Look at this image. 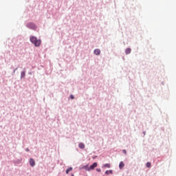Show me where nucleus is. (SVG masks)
I'll return each instance as SVG.
<instances>
[{"mask_svg":"<svg viewBox=\"0 0 176 176\" xmlns=\"http://www.w3.org/2000/svg\"><path fill=\"white\" fill-rule=\"evenodd\" d=\"M30 42H32V43H33L36 47L41 46V40H38L35 36L30 37Z\"/></svg>","mask_w":176,"mask_h":176,"instance_id":"1","label":"nucleus"},{"mask_svg":"<svg viewBox=\"0 0 176 176\" xmlns=\"http://www.w3.org/2000/svg\"><path fill=\"white\" fill-rule=\"evenodd\" d=\"M28 27L29 28H31L32 30H35V28H36L35 25L34 23H31L28 24Z\"/></svg>","mask_w":176,"mask_h":176,"instance_id":"3","label":"nucleus"},{"mask_svg":"<svg viewBox=\"0 0 176 176\" xmlns=\"http://www.w3.org/2000/svg\"><path fill=\"white\" fill-rule=\"evenodd\" d=\"M151 162H147L146 163V167L149 168V167H151Z\"/></svg>","mask_w":176,"mask_h":176,"instance_id":"13","label":"nucleus"},{"mask_svg":"<svg viewBox=\"0 0 176 176\" xmlns=\"http://www.w3.org/2000/svg\"><path fill=\"white\" fill-rule=\"evenodd\" d=\"M72 176H74V174H72Z\"/></svg>","mask_w":176,"mask_h":176,"instance_id":"18","label":"nucleus"},{"mask_svg":"<svg viewBox=\"0 0 176 176\" xmlns=\"http://www.w3.org/2000/svg\"><path fill=\"white\" fill-rule=\"evenodd\" d=\"M30 164L32 167H34V166H35V160H34V159L30 158Z\"/></svg>","mask_w":176,"mask_h":176,"instance_id":"4","label":"nucleus"},{"mask_svg":"<svg viewBox=\"0 0 176 176\" xmlns=\"http://www.w3.org/2000/svg\"><path fill=\"white\" fill-rule=\"evenodd\" d=\"M21 76V78H24V76H25V72H22Z\"/></svg>","mask_w":176,"mask_h":176,"instance_id":"12","label":"nucleus"},{"mask_svg":"<svg viewBox=\"0 0 176 176\" xmlns=\"http://www.w3.org/2000/svg\"><path fill=\"white\" fill-rule=\"evenodd\" d=\"M98 164L97 162L94 163L92 165H91L89 166V168L88 169V171H90V170H94V168H96V167H97Z\"/></svg>","mask_w":176,"mask_h":176,"instance_id":"2","label":"nucleus"},{"mask_svg":"<svg viewBox=\"0 0 176 176\" xmlns=\"http://www.w3.org/2000/svg\"><path fill=\"white\" fill-rule=\"evenodd\" d=\"M78 146H79V148H80V149H85V144H83V143H80V144H78Z\"/></svg>","mask_w":176,"mask_h":176,"instance_id":"9","label":"nucleus"},{"mask_svg":"<svg viewBox=\"0 0 176 176\" xmlns=\"http://www.w3.org/2000/svg\"><path fill=\"white\" fill-rule=\"evenodd\" d=\"M69 171H72V167H70L66 170V174H69Z\"/></svg>","mask_w":176,"mask_h":176,"instance_id":"11","label":"nucleus"},{"mask_svg":"<svg viewBox=\"0 0 176 176\" xmlns=\"http://www.w3.org/2000/svg\"><path fill=\"white\" fill-rule=\"evenodd\" d=\"M96 171H98V173H101V170L100 168H96Z\"/></svg>","mask_w":176,"mask_h":176,"instance_id":"16","label":"nucleus"},{"mask_svg":"<svg viewBox=\"0 0 176 176\" xmlns=\"http://www.w3.org/2000/svg\"><path fill=\"white\" fill-rule=\"evenodd\" d=\"M113 172L112 171V170L105 171V174H107V175H109V174H113Z\"/></svg>","mask_w":176,"mask_h":176,"instance_id":"10","label":"nucleus"},{"mask_svg":"<svg viewBox=\"0 0 176 176\" xmlns=\"http://www.w3.org/2000/svg\"><path fill=\"white\" fill-rule=\"evenodd\" d=\"M104 168H111V164H105L102 166Z\"/></svg>","mask_w":176,"mask_h":176,"instance_id":"6","label":"nucleus"},{"mask_svg":"<svg viewBox=\"0 0 176 176\" xmlns=\"http://www.w3.org/2000/svg\"><path fill=\"white\" fill-rule=\"evenodd\" d=\"M94 54H96V56H100V53H101V50H100L99 49H96L94 50Z\"/></svg>","mask_w":176,"mask_h":176,"instance_id":"5","label":"nucleus"},{"mask_svg":"<svg viewBox=\"0 0 176 176\" xmlns=\"http://www.w3.org/2000/svg\"><path fill=\"white\" fill-rule=\"evenodd\" d=\"M125 53H126V54H130L131 53V48H127L125 50Z\"/></svg>","mask_w":176,"mask_h":176,"instance_id":"7","label":"nucleus"},{"mask_svg":"<svg viewBox=\"0 0 176 176\" xmlns=\"http://www.w3.org/2000/svg\"><path fill=\"white\" fill-rule=\"evenodd\" d=\"M70 98H72V100H74V98H75V97L74 96V95H71Z\"/></svg>","mask_w":176,"mask_h":176,"instance_id":"15","label":"nucleus"},{"mask_svg":"<svg viewBox=\"0 0 176 176\" xmlns=\"http://www.w3.org/2000/svg\"><path fill=\"white\" fill-rule=\"evenodd\" d=\"M123 167H124V163H123V162H120L119 164V168H120V170H122Z\"/></svg>","mask_w":176,"mask_h":176,"instance_id":"8","label":"nucleus"},{"mask_svg":"<svg viewBox=\"0 0 176 176\" xmlns=\"http://www.w3.org/2000/svg\"><path fill=\"white\" fill-rule=\"evenodd\" d=\"M122 152H123V153H124V155L127 154V151L126 150H123Z\"/></svg>","mask_w":176,"mask_h":176,"instance_id":"14","label":"nucleus"},{"mask_svg":"<svg viewBox=\"0 0 176 176\" xmlns=\"http://www.w3.org/2000/svg\"><path fill=\"white\" fill-rule=\"evenodd\" d=\"M26 151H27V152H28V151H30V149L27 148Z\"/></svg>","mask_w":176,"mask_h":176,"instance_id":"17","label":"nucleus"}]
</instances>
